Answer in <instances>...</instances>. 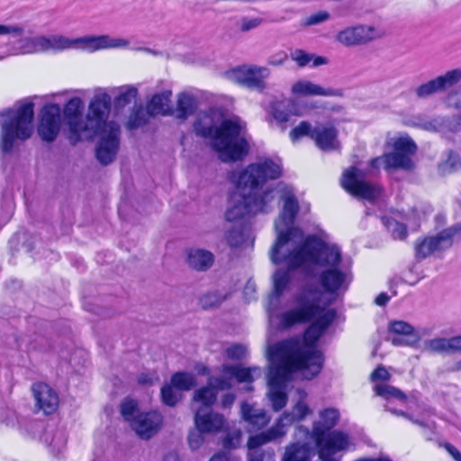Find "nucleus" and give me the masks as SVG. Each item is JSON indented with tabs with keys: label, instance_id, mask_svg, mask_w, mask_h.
<instances>
[{
	"label": "nucleus",
	"instance_id": "7",
	"mask_svg": "<svg viewBox=\"0 0 461 461\" xmlns=\"http://www.w3.org/2000/svg\"><path fill=\"white\" fill-rule=\"evenodd\" d=\"M277 192L280 193V201L283 202L282 212L275 222L276 240L274 244L284 246H301L307 240L303 231L294 227V220L299 210L298 200L292 186L277 184Z\"/></svg>",
	"mask_w": 461,
	"mask_h": 461
},
{
	"label": "nucleus",
	"instance_id": "12",
	"mask_svg": "<svg viewBox=\"0 0 461 461\" xmlns=\"http://www.w3.org/2000/svg\"><path fill=\"white\" fill-rule=\"evenodd\" d=\"M324 246L327 249H333L339 254V259L331 264H312V269L315 267H327L319 276V282L323 289L329 294L344 293L348 290L351 282V273L348 270H343L339 267L341 262V252L335 245H329L324 241ZM315 272V270H313Z\"/></svg>",
	"mask_w": 461,
	"mask_h": 461
},
{
	"label": "nucleus",
	"instance_id": "39",
	"mask_svg": "<svg viewBox=\"0 0 461 461\" xmlns=\"http://www.w3.org/2000/svg\"><path fill=\"white\" fill-rule=\"evenodd\" d=\"M216 399L217 392L209 384L196 390L193 397L194 402L202 403L201 407H205L208 409H210V407L214 404Z\"/></svg>",
	"mask_w": 461,
	"mask_h": 461
},
{
	"label": "nucleus",
	"instance_id": "19",
	"mask_svg": "<svg viewBox=\"0 0 461 461\" xmlns=\"http://www.w3.org/2000/svg\"><path fill=\"white\" fill-rule=\"evenodd\" d=\"M77 50L95 52L108 49H129L130 41L124 38H113L108 34L85 36L77 39Z\"/></svg>",
	"mask_w": 461,
	"mask_h": 461
},
{
	"label": "nucleus",
	"instance_id": "33",
	"mask_svg": "<svg viewBox=\"0 0 461 461\" xmlns=\"http://www.w3.org/2000/svg\"><path fill=\"white\" fill-rule=\"evenodd\" d=\"M171 96V90H164L161 93L155 94L147 104L149 116L172 114L173 111L170 107Z\"/></svg>",
	"mask_w": 461,
	"mask_h": 461
},
{
	"label": "nucleus",
	"instance_id": "43",
	"mask_svg": "<svg viewBox=\"0 0 461 461\" xmlns=\"http://www.w3.org/2000/svg\"><path fill=\"white\" fill-rule=\"evenodd\" d=\"M161 400L164 404L174 407L181 400L182 394L171 384L163 385L160 390Z\"/></svg>",
	"mask_w": 461,
	"mask_h": 461
},
{
	"label": "nucleus",
	"instance_id": "22",
	"mask_svg": "<svg viewBox=\"0 0 461 461\" xmlns=\"http://www.w3.org/2000/svg\"><path fill=\"white\" fill-rule=\"evenodd\" d=\"M36 406L45 414L53 413L59 404V397L56 392L45 383H36L32 387Z\"/></svg>",
	"mask_w": 461,
	"mask_h": 461
},
{
	"label": "nucleus",
	"instance_id": "17",
	"mask_svg": "<svg viewBox=\"0 0 461 461\" xmlns=\"http://www.w3.org/2000/svg\"><path fill=\"white\" fill-rule=\"evenodd\" d=\"M460 81L461 68L452 69L417 86L414 94L420 99H426L437 93L446 91Z\"/></svg>",
	"mask_w": 461,
	"mask_h": 461
},
{
	"label": "nucleus",
	"instance_id": "37",
	"mask_svg": "<svg viewBox=\"0 0 461 461\" xmlns=\"http://www.w3.org/2000/svg\"><path fill=\"white\" fill-rule=\"evenodd\" d=\"M374 392L376 396H380L386 401L399 400L405 402L407 396L400 389L385 383H377L374 386Z\"/></svg>",
	"mask_w": 461,
	"mask_h": 461
},
{
	"label": "nucleus",
	"instance_id": "62",
	"mask_svg": "<svg viewBox=\"0 0 461 461\" xmlns=\"http://www.w3.org/2000/svg\"><path fill=\"white\" fill-rule=\"evenodd\" d=\"M447 102L448 105L456 109L461 108V87L457 90L452 91L447 95Z\"/></svg>",
	"mask_w": 461,
	"mask_h": 461
},
{
	"label": "nucleus",
	"instance_id": "16",
	"mask_svg": "<svg viewBox=\"0 0 461 461\" xmlns=\"http://www.w3.org/2000/svg\"><path fill=\"white\" fill-rule=\"evenodd\" d=\"M61 126V108L57 104H48L41 111V120L38 127L40 137L47 142H52L57 138Z\"/></svg>",
	"mask_w": 461,
	"mask_h": 461
},
{
	"label": "nucleus",
	"instance_id": "50",
	"mask_svg": "<svg viewBox=\"0 0 461 461\" xmlns=\"http://www.w3.org/2000/svg\"><path fill=\"white\" fill-rule=\"evenodd\" d=\"M223 297L219 293H208L200 298V304L203 309L208 310L219 306Z\"/></svg>",
	"mask_w": 461,
	"mask_h": 461
},
{
	"label": "nucleus",
	"instance_id": "35",
	"mask_svg": "<svg viewBox=\"0 0 461 461\" xmlns=\"http://www.w3.org/2000/svg\"><path fill=\"white\" fill-rule=\"evenodd\" d=\"M249 233V228L245 222L236 223L226 234L227 242L230 247H240L246 241Z\"/></svg>",
	"mask_w": 461,
	"mask_h": 461
},
{
	"label": "nucleus",
	"instance_id": "52",
	"mask_svg": "<svg viewBox=\"0 0 461 461\" xmlns=\"http://www.w3.org/2000/svg\"><path fill=\"white\" fill-rule=\"evenodd\" d=\"M232 378H230V375H224L223 376H218V377H211L209 379L208 384L214 388L216 392L227 390L231 387V380Z\"/></svg>",
	"mask_w": 461,
	"mask_h": 461
},
{
	"label": "nucleus",
	"instance_id": "23",
	"mask_svg": "<svg viewBox=\"0 0 461 461\" xmlns=\"http://www.w3.org/2000/svg\"><path fill=\"white\" fill-rule=\"evenodd\" d=\"M376 37V32L373 27L360 25L341 31L337 40L345 46H353L366 43Z\"/></svg>",
	"mask_w": 461,
	"mask_h": 461
},
{
	"label": "nucleus",
	"instance_id": "31",
	"mask_svg": "<svg viewBox=\"0 0 461 461\" xmlns=\"http://www.w3.org/2000/svg\"><path fill=\"white\" fill-rule=\"evenodd\" d=\"M240 412L242 419L255 430L263 429L270 421V417L264 409L256 408L247 402L241 404Z\"/></svg>",
	"mask_w": 461,
	"mask_h": 461
},
{
	"label": "nucleus",
	"instance_id": "55",
	"mask_svg": "<svg viewBox=\"0 0 461 461\" xmlns=\"http://www.w3.org/2000/svg\"><path fill=\"white\" fill-rule=\"evenodd\" d=\"M24 33V27L19 24L5 25L0 24V36L10 35L13 38L22 37Z\"/></svg>",
	"mask_w": 461,
	"mask_h": 461
},
{
	"label": "nucleus",
	"instance_id": "9",
	"mask_svg": "<svg viewBox=\"0 0 461 461\" xmlns=\"http://www.w3.org/2000/svg\"><path fill=\"white\" fill-rule=\"evenodd\" d=\"M296 392L299 395V400L293 407L292 411H285L276 424L267 430L250 436L249 438L250 447L265 445L283 438L286 434L288 427L294 422L303 420L312 412L309 406L304 402L306 393L302 389H297Z\"/></svg>",
	"mask_w": 461,
	"mask_h": 461
},
{
	"label": "nucleus",
	"instance_id": "60",
	"mask_svg": "<svg viewBox=\"0 0 461 461\" xmlns=\"http://www.w3.org/2000/svg\"><path fill=\"white\" fill-rule=\"evenodd\" d=\"M271 113L279 122H286L289 119V113L285 111V106L281 103H276L272 106Z\"/></svg>",
	"mask_w": 461,
	"mask_h": 461
},
{
	"label": "nucleus",
	"instance_id": "48",
	"mask_svg": "<svg viewBox=\"0 0 461 461\" xmlns=\"http://www.w3.org/2000/svg\"><path fill=\"white\" fill-rule=\"evenodd\" d=\"M313 129L314 127H312L310 122L303 121L300 122L298 126H296L291 131L290 138L293 141L303 136H309L311 139H312Z\"/></svg>",
	"mask_w": 461,
	"mask_h": 461
},
{
	"label": "nucleus",
	"instance_id": "13",
	"mask_svg": "<svg viewBox=\"0 0 461 461\" xmlns=\"http://www.w3.org/2000/svg\"><path fill=\"white\" fill-rule=\"evenodd\" d=\"M461 240V224L447 228L436 236L428 237L415 243V256L424 259L435 251L449 249L453 242Z\"/></svg>",
	"mask_w": 461,
	"mask_h": 461
},
{
	"label": "nucleus",
	"instance_id": "44",
	"mask_svg": "<svg viewBox=\"0 0 461 461\" xmlns=\"http://www.w3.org/2000/svg\"><path fill=\"white\" fill-rule=\"evenodd\" d=\"M149 115L148 110L145 111L140 106L136 108L128 118L127 128L133 130L141 127L147 122Z\"/></svg>",
	"mask_w": 461,
	"mask_h": 461
},
{
	"label": "nucleus",
	"instance_id": "63",
	"mask_svg": "<svg viewBox=\"0 0 461 461\" xmlns=\"http://www.w3.org/2000/svg\"><path fill=\"white\" fill-rule=\"evenodd\" d=\"M287 59V54L284 51H279L277 53H275L271 55L267 59V64L278 67L285 63V61Z\"/></svg>",
	"mask_w": 461,
	"mask_h": 461
},
{
	"label": "nucleus",
	"instance_id": "30",
	"mask_svg": "<svg viewBox=\"0 0 461 461\" xmlns=\"http://www.w3.org/2000/svg\"><path fill=\"white\" fill-rule=\"evenodd\" d=\"M213 262L214 255L207 249L192 248L186 251V263L196 271H207Z\"/></svg>",
	"mask_w": 461,
	"mask_h": 461
},
{
	"label": "nucleus",
	"instance_id": "20",
	"mask_svg": "<svg viewBox=\"0 0 461 461\" xmlns=\"http://www.w3.org/2000/svg\"><path fill=\"white\" fill-rule=\"evenodd\" d=\"M162 424V414L151 411L136 415L131 422V427L140 438L148 440L160 430Z\"/></svg>",
	"mask_w": 461,
	"mask_h": 461
},
{
	"label": "nucleus",
	"instance_id": "54",
	"mask_svg": "<svg viewBox=\"0 0 461 461\" xmlns=\"http://www.w3.org/2000/svg\"><path fill=\"white\" fill-rule=\"evenodd\" d=\"M330 18V14L326 11H320L312 14L310 16L303 20L302 25L312 26L326 22Z\"/></svg>",
	"mask_w": 461,
	"mask_h": 461
},
{
	"label": "nucleus",
	"instance_id": "2",
	"mask_svg": "<svg viewBox=\"0 0 461 461\" xmlns=\"http://www.w3.org/2000/svg\"><path fill=\"white\" fill-rule=\"evenodd\" d=\"M271 261L285 267H279L273 275V291L268 297L267 311L277 309L280 297L289 289L294 273L300 270L305 276L313 277L315 272L312 264H331L339 259L335 249H327L324 241L315 234L308 235L301 246H284L274 244L269 251Z\"/></svg>",
	"mask_w": 461,
	"mask_h": 461
},
{
	"label": "nucleus",
	"instance_id": "47",
	"mask_svg": "<svg viewBox=\"0 0 461 461\" xmlns=\"http://www.w3.org/2000/svg\"><path fill=\"white\" fill-rule=\"evenodd\" d=\"M242 431L240 429H233L227 431L222 439V446L225 449H236L241 444Z\"/></svg>",
	"mask_w": 461,
	"mask_h": 461
},
{
	"label": "nucleus",
	"instance_id": "64",
	"mask_svg": "<svg viewBox=\"0 0 461 461\" xmlns=\"http://www.w3.org/2000/svg\"><path fill=\"white\" fill-rule=\"evenodd\" d=\"M451 354L461 353V335L449 338Z\"/></svg>",
	"mask_w": 461,
	"mask_h": 461
},
{
	"label": "nucleus",
	"instance_id": "28",
	"mask_svg": "<svg viewBox=\"0 0 461 461\" xmlns=\"http://www.w3.org/2000/svg\"><path fill=\"white\" fill-rule=\"evenodd\" d=\"M316 444L320 448L319 452H321L322 456H333L336 452L347 448L348 445V437L341 431L334 430L327 436L324 435L321 442Z\"/></svg>",
	"mask_w": 461,
	"mask_h": 461
},
{
	"label": "nucleus",
	"instance_id": "29",
	"mask_svg": "<svg viewBox=\"0 0 461 461\" xmlns=\"http://www.w3.org/2000/svg\"><path fill=\"white\" fill-rule=\"evenodd\" d=\"M338 131L332 126L317 125L312 131V140L322 150H333L338 149Z\"/></svg>",
	"mask_w": 461,
	"mask_h": 461
},
{
	"label": "nucleus",
	"instance_id": "40",
	"mask_svg": "<svg viewBox=\"0 0 461 461\" xmlns=\"http://www.w3.org/2000/svg\"><path fill=\"white\" fill-rule=\"evenodd\" d=\"M138 95V89L132 86H122L119 89L118 95L114 98V106L117 109L123 108L131 104Z\"/></svg>",
	"mask_w": 461,
	"mask_h": 461
},
{
	"label": "nucleus",
	"instance_id": "21",
	"mask_svg": "<svg viewBox=\"0 0 461 461\" xmlns=\"http://www.w3.org/2000/svg\"><path fill=\"white\" fill-rule=\"evenodd\" d=\"M226 424L222 414L215 412L205 407H199L194 415V425L197 429L206 433H217Z\"/></svg>",
	"mask_w": 461,
	"mask_h": 461
},
{
	"label": "nucleus",
	"instance_id": "10",
	"mask_svg": "<svg viewBox=\"0 0 461 461\" xmlns=\"http://www.w3.org/2000/svg\"><path fill=\"white\" fill-rule=\"evenodd\" d=\"M393 149V152L373 158L370 166L373 168L383 167L386 171L391 169L411 171L415 167L411 158L417 151L415 142L408 136L401 137L394 141Z\"/></svg>",
	"mask_w": 461,
	"mask_h": 461
},
{
	"label": "nucleus",
	"instance_id": "5",
	"mask_svg": "<svg viewBox=\"0 0 461 461\" xmlns=\"http://www.w3.org/2000/svg\"><path fill=\"white\" fill-rule=\"evenodd\" d=\"M281 165L270 158L251 163L246 167L231 172L230 181L240 192H249L254 210L257 212H267L274 207L276 200L280 201V193L277 185L258 194L257 190L262 187L268 180L276 179L281 176Z\"/></svg>",
	"mask_w": 461,
	"mask_h": 461
},
{
	"label": "nucleus",
	"instance_id": "38",
	"mask_svg": "<svg viewBox=\"0 0 461 461\" xmlns=\"http://www.w3.org/2000/svg\"><path fill=\"white\" fill-rule=\"evenodd\" d=\"M170 384L179 392L189 391L196 385V377L191 373L176 372L171 376Z\"/></svg>",
	"mask_w": 461,
	"mask_h": 461
},
{
	"label": "nucleus",
	"instance_id": "42",
	"mask_svg": "<svg viewBox=\"0 0 461 461\" xmlns=\"http://www.w3.org/2000/svg\"><path fill=\"white\" fill-rule=\"evenodd\" d=\"M383 223L394 240H404L407 235V228L403 223L392 218H383Z\"/></svg>",
	"mask_w": 461,
	"mask_h": 461
},
{
	"label": "nucleus",
	"instance_id": "18",
	"mask_svg": "<svg viewBox=\"0 0 461 461\" xmlns=\"http://www.w3.org/2000/svg\"><path fill=\"white\" fill-rule=\"evenodd\" d=\"M387 330L389 334H394L405 337L393 338L391 342L393 346L415 347L427 335V330H416L411 324L404 321H391L388 323Z\"/></svg>",
	"mask_w": 461,
	"mask_h": 461
},
{
	"label": "nucleus",
	"instance_id": "34",
	"mask_svg": "<svg viewBox=\"0 0 461 461\" xmlns=\"http://www.w3.org/2000/svg\"><path fill=\"white\" fill-rule=\"evenodd\" d=\"M197 109L196 98L187 93H181L177 96L176 108L173 113L176 119L185 121L193 115Z\"/></svg>",
	"mask_w": 461,
	"mask_h": 461
},
{
	"label": "nucleus",
	"instance_id": "25",
	"mask_svg": "<svg viewBox=\"0 0 461 461\" xmlns=\"http://www.w3.org/2000/svg\"><path fill=\"white\" fill-rule=\"evenodd\" d=\"M32 43L34 45L35 53L46 51H59L67 49H77V39L70 40L64 36L53 35L50 37L37 36L33 37Z\"/></svg>",
	"mask_w": 461,
	"mask_h": 461
},
{
	"label": "nucleus",
	"instance_id": "27",
	"mask_svg": "<svg viewBox=\"0 0 461 461\" xmlns=\"http://www.w3.org/2000/svg\"><path fill=\"white\" fill-rule=\"evenodd\" d=\"M339 419V412L337 409L328 408L321 411L320 420L313 423L312 438L316 443H321L327 431L331 429Z\"/></svg>",
	"mask_w": 461,
	"mask_h": 461
},
{
	"label": "nucleus",
	"instance_id": "61",
	"mask_svg": "<svg viewBox=\"0 0 461 461\" xmlns=\"http://www.w3.org/2000/svg\"><path fill=\"white\" fill-rule=\"evenodd\" d=\"M262 23L260 18H243L240 21V30L242 32H249L258 27Z\"/></svg>",
	"mask_w": 461,
	"mask_h": 461
},
{
	"label": "nucleus",
	"instance_id": "36",
	"mask_svg": "<svg viewBox=\"0 0 461 461\" xmlns=\"http://www.w3.org/2000/svg\"><path fill=\"white\" fill-rule=\"evenodd\" d=\"M282 461H310V448L306 444L293 443L286 447Z\"/></svg>",
	"mask_w": 461,
	"mask_h": 461
},
{
	"label": "nucleus",
	"instance_id": "15",
	"mask_svg": "<svg viewBox=\"0 0 461 461\" xmlns=\"http://www.w3.org/2000/svg\"><path fill=\"white\" fill-rule=\"evenodd\" d=\"M270 76L267 67L240 66L227 73L230 80L250 90L262 92L267 88L266 79Z\"/></svg>",
	"mask_w": 461,
	"mask_h": 461
},
{
	"label": "nucleus",
	"instance_id": "24",
	"mask_svg": "<svg viewBox=\"0 0 461 461\" xmlns=\"http://www.w3.org/2000/svg\"><path fill=\"white\" fill-rule=\"evenodd\" d=\"M241 193L242 194L238 198L232 199L230 206L225 212V218L230 222L239 223L240 221L244 220L247 216L257 213L256 210H254L249 193Z\"/></svg>",
	"mask_w": 461,
	"mask_h": 461
},
{
	"label": "nucleus",
	"instance_id": "41",
	"mask_svg": "<svg viewBox=\"0 0 461 461\" xmlns=\"http://www.w3.org/2000/svg\"><path fill=\"white\" fill-rule=\"evenodd\" d=\"M425 350L437 354H451L449 338H436L424 342Z\"/></svg>",
	"mask_w": 461,
	"mask_h": 461
},
{
	"label": "nucleus",
	"instance_id": "14",
	"mask_svg": "<svg viewBox=\"0 0 461 461\" xmlns=\"http://www.w3.org/2000/svg\"><path fill=\"white\" fill-rule=\"evenodd\" d=\"M365 179L366 174L362 170L351 167L343 173L341 185L356 197L373 201L379 195L381 189Z\"/></svg>",
	"mask_w": 461,
	"mask_h": 461
},
{
	"label": "nucleus",
	"instance_id": "11",
	"mask_svg": "<svg viewBox=\"0 0 461 461\" xmlns=\"http://www.w3.org/2000/svg\"><path fill=\"white\" fill-rule=\"evenodd\" d=\"M272 362L268 373V393L267 396L275 411H281L287 403L285 393L286 384L293 373L300 372L298 368L292 366L283 360H276L268 357Z\"/></svg>",
	"mask_w": 461,
	"mask_h": 461
},
{
	"label": "nucleus",
	"instance_id": "4",
	"mask_svg": "<svg viewBox=\"0 0 461 461\" xmlns=\"http://www.w3.org/2000/svg\"><path fill=\"white\" fill-rule=\"evenodd\" d=\"M323 333L324 330L313 322L303 339L292 338L280 341L269 347L267 356L298 368L304 379L311 380L320 374L323 366L322 353L316 347Z\"/></svg>",
	"mask_w": 461,
	"mask_h": 461
},
{
	"label": "nucleus",
	"instance_id": "32",
	"mask_svg": "<svg viewBox=\"0 0 461 461\" xmlns=\"http://www.w3.org/2000/svg\"><path fill=\"white\" fill-rule=\"evenodd\" d=\"M223 375H230V378H235L239 383H252L256 378L261 376L260 367H243L241 366H232L224 364L221 366Z\"/></svg>",
	"mask_w": 461,
	"mask_h": 461
},
{
	"label": "nucleus",
	"instance_id": "57",
	"mask_svg": "<svg viewBox=\"0 0 461 461\" xmlns=\"http://www.w3.org/2000/svg\"><path fill=\"white\" fill-rule=\"evenodd\" d=\"M247 349L243 345L233 344L226 348V355L230 359L240 360L246 355Z\"/></svg>",
	"mask_w": 461,
	"mask_h": 461
},
{
	"label": "nucleus",
	"instance_id": "1",
	"mask_svg": "<svg viewBox=\"0 0 461 461\" xmlns=\"http://www.w3.org/2000/svg\"><path fill=\"white\" fill-rule=\"evenodd\" d=\"M84 107L83 100L77 96L70 98L64 105L63 115L71 139L78 141L83 137L99 135L96 158L102 165H109L118 152L121 135L119 124L113 121L108 122L112 97L104 90L97 89L88 104L85 118Z\"/></svg>",
	"mask_w": 461,
	"mask_h": 461
},
{
	"label": "nucleus",
	"instance_id": "8",
	"mask_svg": "<svg viewBox=\"0 0 461 461\" xmlns=\"http://www.w3.org/2000/svg\"><path fill=\"white\" fill-rule=\"evenodd\" d=\"M34 104L32 102L24 103L15 109H7L1 113L2 122V149L5 152L13 149L15 140L29 139L32 131V120L34 116Z\"/></svg>",
	"mask_w": 461,
	"mask_h": 461
},
{
	"label": "nucleus",
	"instance_id": "6",
	"mask_svg": "<svg viewBox=\"0 0 461 461\" xmlns=\"http://www.w3.org/2000/svg\"><path fill=\"white\" fill-rule=\"evenodd\" d=\"M323 292L315 285H305L294 295L295 308L286 311L280 316V324L288 329L296 324L307 323L317 318L314 323L324 331L336 318L334 309L325 310L321 306Z\"/></svg>",
	"mask_w": 461,
	"mask_h": 461
},
{
	"label": "nucleus",
	"instance_id": "46",
	"mask_svg": "<svg viewBox=\"0 0 461 461\" xmlns=\"http://www.w3.org/2000/svg\"><path fill=\"white\" fill-rule=\"evenodd\" d=\"M461 167V160L459 156L454 152L449 151L447 158L445 162L439 165L438 169L442 175L450 174Z\"/></svg>",
	"mask_w": 461,
	"mask_h": 461
},
{
	"label": "nucleus",
	"instance_id": "51",
	"mask_svg": "<svg viewBox=\"0 0 461 461\" xmlns=\"http://www.w3.org/2000/svg\"><path fill=\"white\" fill-rule=\"evenodd\" d=\"M290 56L291 59L301 68L307 66L312 62V59H313V54L308 53L301 49L292 50Z\"/></svg>",
	"mask_w": 461,
	"mask_h": 461
},
{
	"label": "nucleus",
	"instance_id": "58",
	"mask_svg": "<svg viewBox=\"0 0 461 461\" xmlns=\"http://www.w3.org/2000/svg\"><path fill=\"white\" fill-rule=\"evenodd\" d=\"M423 130L435 132H442V116H437L420 123Z\"/></svg>",
	"mask_w": 461,
	"mask_h": 461
},
{
	"label": "nucleus",
	"instance_id": "56",
	"mask_svg": "<svg viewBox=\"0 0 461 461\" xmlns=\"http://www.w3.org/2000/svg\"><path fill=\"white\" fill-rule=\"evenodd\" d=\"M137 408V404L133 400H125L121 404V414L128 421L131 422L135 417L134 413Z\"/></svg>",
	"mask_w": 461,
	"mask_h": 461
},
{
	"label": "nucleus",
	"instance_id": "45",
	"mask_svg": "<svg viewBox=\"0 0 461 461\" xmlns=\"http://www.w3.org/2000/svg\"><path fill=\"white\" fill-rule=\"evenodd\" d=\"M247 446L249 449V461H274L275 452L273 449L262 450L259 448L262 445L250 447L249 442Z\"/></svg>",
	"mask_w": 461,
	"mask_h": 461
},
{
	"label": "nucleus",
	"instance_id": "26",
	"mask_svg": "<svg viewBox=\"0 0 461 461\" xmlns=\"http://www.w3.org/2000/svg\"><path fill=\"white\" fill-rule=\"evenodd\" d=\"M291 92L296 96H341L342 90L334 88H325L310 80H298L291 88Z\"/></svg>",
	"mask_w": 461,
	"mask_h": 461
},
{
	"label": "nucleus",
	"instance_id": "59",
	"mask_svg": "<svg viewBox=\"0 0 461 461\" xmlns=\"http://www.w3.org/2000/svg\"><path fill=\"white\" fill-rule=\"evenodd\" d=\"M391 379V375L384 366L376 367L370 375V381L373 383L386 382Z\"/></svg>",
	"mask_w": 461,
	"mask_h": 461
},
{
	"label": "nucleus",
	"instance_id": "53",
	"mask_svg": "<svg viewBox=\"0 0 461 461\" xmlns=\"http://www.w3.org/2000/svg\"><path fill=\"white\" fill-rule=\"evenodd\" d=\"M205 431H202L201 429L195 427L194 429L191 430L188 436L189 446L193 450H196L201 447V446L204 443V436Z\"/></svg>",
	"mask_w": 461,
	"mask_h": 461
},
{
	"label": "nucleus",
	"instance_id": "49",
	"mask_svg": "<svg viewBox=\"0 0 461 461\" xmlns=\"http://www.w3.org/2000/svg\"><path fill=\"white\" fill-rule=\"evenodd\" d=\"M461 131V116H442V132H456Z\"/></svg>",
	"mask_w": 461,
	"mask_h": 461
},
{
	"label": "nucleus",
	"instance_id": "3",
	"mask_svg": "<svg viewBox=\"0 0 461 461\" xmlns=\"http://www.w3.org/2000/svg\"><path fill=\"white\" fill-rule=\"evenodd\" d=\"M197 136L212 139V147L222 162L243 159L249 150L247 138V124L239 116L221 119V113L209 109L199 113L194 122Z\"/></svg>",
	"mask_w": 461,
	"mask_h": 461
}]
</instances>
